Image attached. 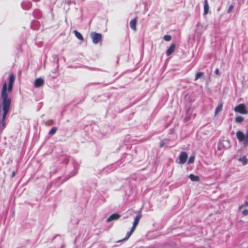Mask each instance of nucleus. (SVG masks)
<instances>
[{
    "instance_id": "f257e3e1",
    "label": "nucleus",
    "mask_w": 248,
    "mask_h": 248,
    "mask_svg": "<svg viewBox=\"0 0 248 248\" xmlns=\"http://www.w3.org/2000/svg\"><path fill=\"white\" fill-rule=\"evenodd\" d=\"M236 135L239 141L243 143L244 147H247L248 146V137L241 131H238Z\"/></svg>"
},
{
    "instance_id": "f03ea898",
    "label": "nucleus",
    "mask_w": 248,
    "mask_h": 248,
    "mask_svg": "<svg viewBox=\"0 0 248 248\" xmlns=\"http://www.w3.org/2000/svg\"><path fill=\"white\" fill-rule=\"evenodd\" d=\"M234 110L236 112L242 114H247L248 113V111L247 110L246 107L244 104H240L237 106H236L234 108Z\"/></svg>"
},
{
    "instance_id": "7ed1b4c3",
    "label": "nucleus",
    "mask_w": 248,
    "mask_h": 248,
    "mask_svg": "<svg viewBox=\"0 0 248 248\" xmlns=\"http://www.w3.org/2000/svg\"><path fill=\"white\" fill-rule=\"evenodd\" d=\"M15 77L14 75L13 74H11L10 76V77H9V82H8V88L7 89V88H6V92H7V91L9 92H10L12 90V89H13V83L15 81ZM5 83H6V84L7 85V83L6 82H4L3 84H4ZM3 86L2 87H3ZM3 90V89H2V90ZM6 94H7V93H6ZM8 95V94H7ZM7 97L9 98V97L7 96ZM9 99H10V98H9Z\"/></svg>"
},
{
    "instance_id": "20e7f679",
    "label": "nucleus",
    "mask_w": 248,
    "mask_h": 248,
    "mask_svg": "<svg viewBox=\"0 0 248 248\" xmlns=\"http://www.w3.org/2000/svg\"><path fill=\"white\" fill-rule=\"evenodd\" d=\"M91 37L92 39L93 42L96 44L101 40L102 35L100 33L92 32L91 33Z\"/></svg>"
},
{
    "instance_id": "39448f33",
    "label": "nucleus",
    "mask_w": 248,
    "mask_h": 248,
    "mask_svg": "<svg viewBox=\"0 0 248 248\" xmlns=\"http://www.w3.org/2000/svg\"><path fill=\"white\" fill-rule=\"evenodd\" d=\"M44 84V80L42 78H36L34 82V86L36 88H39Z\"/></svg>"
},
{
    "instance_id": "423d86ee",
    "label": "nucleus",
    "mask_w": 248,
    "mask_h": 248,
    "mask_svg": "<svg viewBox=\"0 0 248 248\" xmlns=\"http://www.w3.org/2000/svg\"><path fill=\"white\" fill-rule=\"evenodd\" d=\"M187 158V155L186 152H182L179 156L180 163L184 164Z\"/></svg>"
},
{
    "instance_id": "0eeeda50",
    "label": "nucleus",
    "mask_w": 248,
    "mask_h": 248,
    "mask_svg": "<svg viewBox=\"0 0 248 248\" xmlns=\"http://www.w3.org/2000/svg\"><path fill=\"white\" fill-rule=\"evenodd\" d=\"M120 216H121L118 214H113L107 218V222H109L111 221L118 219L120 217Z\"/></svg>"
},
{
    "instance_id": "6e6552de",
    "label": "nucleus",
    "mask_w": 248,
    "mask_h": 248,
    "mask_svg": "<svg viewBox=\"0 0 248 248\" xmlns=\"http://www.w3.org/2000/svg\"><path fill=\"white\" fill-rule=\"evenodd\" d=\"M137 18H134L132 20H131L130 22V28L133 30L134 31H136V24L137 22Z\"/></svg>"
},
{
    "instance_id": "1a4fd4ad",
    "label": "nucleus",
    "mask_w": 248,
    "mask_h": 248,
    "mask_svg": "<svg viewBox=\"0 0 248 248\" xmlns=\"http://www.w3.org/2000/svg\"><path fill=\"white\" fill-rule=\"evenodd\" d=\"M175 48V45L174 44H172L170 46V47L166 51V54L167 56H170L171 55L174 51Z\"/></svg>"
},
{
    "instance_id": "9d476101",
    "label": "nucleus",
    "mask_w": 248,
    "mask_h": 248,
    "mask_svg": "<svg viewBox=\"0 0 248 248\" xmlns=\"http://www.w3.org/2000/svg\"><path fill=\"white\" fill-rule=\"evenodd\" d=\"M188 178L194 182H198L200 181V177L198 176L195 175L193 174H191L188 176Z\"/></svg>"
},
{
    "instance_id": "9b49d317",
    "label": "nucleus",
    "mask_w": 248,
    "mask_h": 248,
    "mask_svg": "<svg viewBox=\"0 0 248 248\" xmlns=\"http://www.w3.org/2000/svg\"><path fill=\"white\" fill-rule=\"evenodd\" d=\"M141 218V215L140 214L137 215L134 218V221L133 222V225L134 227H137V226L138 225L139 222L140 221V220Z\"/></svg>"
},
{
    "instance_id": "f8f14e48",
    "label": "nucleus",
    "mask_w": 248,
    "mask_h": 248,
    "mask_svg": "<svg viewBox=\"0 0 248 248\" xmlns=\"http://www.w3.org/2000/svg\"><path fill=\"white\" fill-rule=\"evenodd\" d=\"M136 227H134V226L133 225V226L131 229V230L129 232H127L126 237L124 239V240H127L129 238V237L131 236L132 233L135 231Z\"/></svg>"
},
{
    "instance_id": "ddd939ff",
    "label": "nucleus",
    "mask_w": 248,
    "mask_h": 248,
    "mask_svg": "<svg viewBox=\"0 0 248 248\" xmlns=\"http://www.w3.org/2000/svg\"><path fill=\"white\" fill-rule=\"evenodd\" d=\"M238 160L239 161L241 162L243 165H246L248 163V160L245 156L240 157Z\"/></svg>"
},
{
    "instance_id": "4468645a",
    "label": "nucleus",
    "mask_w": 248,
    "mask_h": 248,
    "mask_svg": "<svg viewBox=\"0 0 248 248\" xmlns=\"http://www.w3.org/2000/svg\"><path fill=\"white\" fill-rule=\"evenodd\" d=\"M209 9V7L207 2V0H205L204 3V13L205 15H206L208 13Z\"/></svg>"
},
{
    "instance_id": "2eb2a0df",
    "label": "nucleus",
    "mask_w": 248,
    "mask_h": 248,
    "mask_svg": "<svg viewBox=\"0 0 248 248\" xmlns=\"http://www.w3.org/2000/svg\"><path fill=\"white\" fill-rule=\"evenodd\" d=\"M223 108V104L221 103L216 108L215 115L216 116L219 112H220Z\"/></svg>"
},
{
    "instance_id": "dca6fc26",
    "label": "nucleus",
    "mask_w": 248,
    "mask_h": 248,
    "mask_svg": "<svg viewBox=\"0 0 248 248\" xmlns=\"http://www.w3.org/2000/svg\"><path fill=\"white\" fill-rule=\"evenodd\" d=\"M74 32L75 33V36L79 40H83V37L80 33L78 32L77 31H74Z\"/></svg>"
},
{
    "instance_id": "f3484780",
    "label": "nucleus",
    "mask_w": 248,
    "mask_h": 248,
    "mask_svg": "<svg viewBox=\"0 0 248 248\" xmlns=\"http://www.w3.org/2000/svg\"><path fill=\"white\" fill-rule=\"evenodd\" d=\"M204 76V73L203 72H198L195 75V80H198L199 78L202 77Z\"/></svg>"
},
{
    "instance_id": "a211bd4d",
    "label": "nucleus",
    "mask_w": 248,
    "mask_h": 248,
    "mask_svg": "<svg viewBox=\"0 0 248 248\" xmlns=\"http://www.w3.org/2000/svg\"><path fill=\"white\" fill-rule=\"evenodd\" d=\"M244 118L241 116H237L235 118V121L237 123H241L244 121Z\"/></svg>"
},
{
    "instance_id": "6ab92c4d",
    "label": "nucleus",
    "mask_w": 248,
    "mask_h": 248,
    "mask_svg": "<svg viewBox=\"0 0 248 248\" xmlns=\"http://www.w3.org/2000/svg\"><path fill=\"white\" fill-rule=\"evenodd\" d=\"M57 131V128L56 127H53L49 131V134L50 135H54Z\"/></svg>"
},
{
    "instance_id": "aec40b11",
    "label": "nucleus",
    "mask_w": 248,
    "mask_h": 248,
    "mask_svg": "<svg viewBox=\"0 0 248 248\" xmlns=\"http://www.w3.org/2000/svg\"><path fill=\"white\" fill-rule=\"evenodd\" d=\"M194 159H195V156H191L188 160V164L193 163L194 161Z\"/></svg>"
},
{
    "instance_id": "412c9836",
    "label": "nucleus",
    "mask_w": 248,
    "mask_h": 248,
    "mask_svg": "<svg viewBox=\"0 0 248 248\" xmlns=\"http://www.w3.org/2000/svg\"><path fill=\"white\" fill-rule=\"evenodd\" d=\"M171 37L169 35H165L164 36V39L166 41H169L171 40Z\"/></svg>"
},
{
    "instance_id": "4be33fe9",
    "label": "nucleus",
    "mask_w": 248,
    "mask_h": 248,
    "mask_svg": "<svg viewBox=\"0 0 248 248\" xmlns=\"http://www.w3.org/2000/svg\"><path fill=\"white\" fill-rule=\"evenodd\" d=\"M248 202L246 201L243 204L241 205L239 207V209H242L243 207H248Z\"/></svg>"
},
{
    "instance_id": "5701e85b",
    "label": "nucleus",
    "mask_w": 248,
    "mask_h": 248,
    "mask_svg": "<svg viewBox=\"0 0 248 248\" xmlns=\"http://www.w3.org/2000/svg\"><path fill=\"white\" fill-rule=\"evenodd\" d=\"M233 9V5H230L227 10L228 13H230Z\"/></svg>"
},
{
    "instance_id": "b1692460",
    "label": "nucleus",
    "mask_w": 248,
    "mask_h": 248,
    "mask_svg": "<svg viewBox=\"0 0 248 248\" xmlns=\"http://www.w3.org/2000/svg\"><path fill=\"white\" fill-rule=\"evenodd\" d=\"M242 214L243 216H247L248 215V210L245 209L242 212Z\"/></svg>"
},
{
    "instance_id": "393cba45",
    "label": "nucleus",
    "mask_w": 248,
    "mask_h": 248,
    "mask_svg": "<svg viewBox=\"0 0 248 248\" xmlns=\"http://www.w3.org/2000/svg\"><path fill=\"white\" fill-rule=\"evenodd\" d=\"M165 144V143L164 141H161L160 142V147H162L163 146H164Z\"/></svg>"
},
{
    "instance_id": "a878e982",
    "label": "nucleus",
    "mask_w": 248,
    "mask_h": 248,
    "mask_svg": "<svg viewBox=\"0 0 248 248\" xmlns=\"http://www.w3.org/2000/svg\"><path fill=\"white\" fill-rule=\"evenodd\" d=\"M15 175H16L15 172L14 171H13L12 173V175H11L12 178L14 177L15 176Z\"/></svg>"
},
{
    "instance_id": "bb28decb",
    "label": "nucleus",
    "mask_w": 248,
    "mask_h": 248,
    "mask_svg": "<svg viewBox=\"0 0 248 248\" xmlns=\"http://www.w3.org/2000/svg\"><path fill=\"white\" fill-rule=\"evenodd\" d=\"M215 73L217 75H218L219 74V70L218 69H216V70H215Z\"/></svg>"
}]
</instances>
